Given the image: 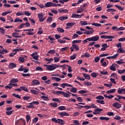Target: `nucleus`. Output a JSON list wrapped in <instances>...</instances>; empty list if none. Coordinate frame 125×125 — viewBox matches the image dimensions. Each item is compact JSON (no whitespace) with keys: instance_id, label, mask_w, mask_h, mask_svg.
I'll return each mask as SVG.
<instances>
[{"instance_id":"e2e57ef3","label":"nucleus","mask_w":125,"mask_h":125,"mask_svg":"<svg viewBox=\"0 0 125 125\" xmlns=\"http://www.w3.org/2000/svg\"><path fill=\"white\" fill-rule=\"evenodd\" d=\"M76 57H77V56L74 54L73 55L70 56V60H74V59H76Z\"/></svg>"},{"instance_id":"f8f14e48","label":"nucleus","mask_w":125,"mask_h":125,"mask_svg":"<svg viewBox=\"0 0 125 125\" xmlns=\"http://www.w3.org/2000/svg\"><path fill=\"white\" fill-rule=\"evenodd\" d=\"M17 125H26V121H25V120L18 121H17Z\"/></svg>"},{"instance_id":"7c9ffc66","label":"nucleus","mask_w":125,"mask_h":125,"mask_svg":"<svg viewBox=\"0 0 125 125\" xmlns=\"http://www.w3.org/2000/svg\"><path fill=\"white\" fill-rule=\"evenodd\" d=\"M18 82V79L14 78V79H12L10 80V83H17Z\"/></svg>"},{"instance_id":"58836bf2","label":"nucleus","mask_w":125,"mask_h":125,"mask_svg":"<svg viewBox=\"0 0 125 125\" xmlns=\"http://www.w3.org/2000/svg\"><path fill=\"white\" fill-rule=\"evenodd\" d=\"M12 12L11 11H8L5 12L4 13H2V16H5L6 15H7V14H9V13H11Z\"/></svg>"},{"instance_id":"aec40b11","label":"nucleus","mask_w":125,"mask_h":125,"mask_svg":"<svg viewBox=\"0 0 125 125\" xmlns=\"http://www.w3.org/2000/svg\"><path fill=\"white\" fill-rule=\"evenodd\" d=\"M93 42H97L99 40V36L97 35L96 36L92 37Z\"/></svg>"},{"instance_id":"774afa93","label":"nucleus","mask_w":125,"mask_h":125,"mask_svg":"<svg viewBox=\"0 0 125 125\" xmlns=\"http://www.w3.org/2000/svg\"><path fill=\"white\" fill-rule=\"evenodd\" d=\"M117 97H118V100L122 99L124 100H125V97H123V96H120V95H117Z\"/></svg>"},{"instance_id":"39448f33","label":"nucleus","mask_w":125,"mask_h":125,"mask_svg":"<svg viewBox=\"0 0 125 125\" xmlns=\"http://www.w3.org/2000/svg\"><path fill=\"white\" fill-rule=\"evenodd\" d=\"M43 15L42 13L38 14L39 20L40 22H43L45 20V18H43Z\"/></svg>"},{"instance_id":"49530a36","label":"nucleus","mask_w":125,"mask_h":125,"mask_svg":"<svg viewBox=\"0 0 125 125\" xmlns=\"http://www.w3.org/2000/svg\"><path fill=\"white\" fill-rule=\"evenodd\" d=\"M92 26H95V27H101V24L97 23H92Z\"/></svg>"},{"instance_id":"4d7b16f0","label":"nucleus","mask_w":125,"mask_h":125,"mask_svg":"<svg viewBox=\"0 0 125 125\" xmlns=\"http://www.w3.org/2000/svg\"><path fill=\"white\" fill-rule=\"evenodd\" d=\"M36 71H43V69H42V68L41 66H37L36 68Z\"/></svg>"},{"instance_id":"c85d7f7f","label":"nucleus","mask_w":125,"mask_h":125,"mask_svg":"<svg viewBox=\"0 0 125 125\" xmlns=\"http://www.w3.org/2000/svg\"><path fill=\"white\" fill-rule=\"evenodd\" d=\"M104 97L105 98H108V99H112V98H114V96L112 95H110L109 96H107V95H104Z\"/></svg>"},{"instance_id":"69168bd1","label":"nucleus","mask_w":125,"mask_h":125,"mask_svg":"<svg viewBox=\"0 0 125 125\" xmlns=\"http://www.w3.org/2000/svg\"><path fill=\"white\" fill-rule=\"evenodd\" d=\"M72 18H75V17H76V18H79V15L77 14H73L71 16Z\"/></svg>"},{"instance_id":"9d476101","label":"nucleus","mask_w":125,"mask_h":125,"mask_svg":"<svg viewBox=\"0 0 125 125\" xmlns=\"http://www.w3.org/2000/svg\"><path fill=\"white\" fill-rule=\"evenodd\" d=\"M112 106L116 109H120V108H122V105L121 104H119L118 103H115L113 104Z\"/></svg>"},{"instance_id":"37998d69","label":"nucleus","mask_w":125,"mask_h":125,"mask_svg":"<svg viewBox=\"0 0 125 125\" xmlns=\"http://www.w3.org/2000/svg\"><path fill=\"white\" fill-rule=\"evenodd\" d=\"M13 96H14V97H16V98H18L19 99H21V96L19 95V94H16L15 93L12 94Z\"/></svg>"},{"instance_id":"412c9836","label":"nucleus","mask_w":125,"mask_h":125,"mask_svg":"<svg viewBox=\"0 0 125 125\" xmlns=\"http://www.w3.org/2000/svg\"><path fill=\"white\" fill-rule=\"evenodd\" d=\"M117 53H125V50L123 48H120L117 50Z\"/></svg>"},{"instance_id":"a19ab883","label":"nucleus","mask_w":125,"mask_h":125,"mask_svg":"<svg viewBox=\"0 0 125 125\" xmlns=\"http://www.w3.org/2000/svg\"><path fill=\"white\" fill-rule=\"evenodd\" d=\"M71 92H73V93H77V88L73 87L70 89Z\"/></svg>"},{"instance_id":"393cba45","label":"nucleus","mask_w":125,"mask_h":125,"mask_svg":"<svg viewBox=\"0 0 125 125\" xmlns=\"http://www.w3.org/2000/svg\"><path fill=\"white\" fill-rule=\"evenodd\" d=\"M100 120H101L102 121L105 120V121H109L110 120V118L109 117H100L99 118Z\"/></svg>"},{"instance_id":"0e129e2a","label":"nucleus","mask_w":125,"mask_h":125,"mask_svg":"<svg viewBox=\"0 0 125 125\" xmlns=\"http://www.w3.org/2000/svg\"><path fill=\"white\" fill-rule=\"evenodd\" d=\"M100 73L102 75H108V72H107V71H100Z\"/></svg>"},{"instance_id":"2eb2a0df","label":"nucleus","mask_w":125,"mask_h":125,"mask_svg":"<svg viewBox=\"0 0 125 125\" xmlns=\"http://www.w3.org/2000/svg\"><path fill=\"white\" fill-rule=\"evenodd\" d=\"M102 48L101 49V50L102 51H105V50H106V48H107V47H109V46L107 45V44H104L103 45H102Z\"/></svg>"},{"instance_id":"8fccbe9b","label":"nucleus","mask_w":125,"mask_h":125,"mask_svg":"<svg viewBox=\"0 0 125 125\" xmlns=\"http://www.w3.org/2000/svg\"><path fill=\"white\" fill-rule=\"evenodd\" d=\"M26 120L27 123H29V121L31 120V116H30V115H27L26 116Z\"/></svg>"},{"instance_id":"6e6552de","label":"nucleus","mask_w":125,"mask_h":125,"mask_svg":"<svg viewBox=\"0 0 125 125\" xmlns=\"http://www.w3.org/2000/svg\"><path fill=\"white\" fill-rule=\"evenodd\" d=\"M117 92L119 94H125V88L119 87L117 90Z\"/></svg>"},{"instance_id":"bb28decb","label":"nucleus","mask_w":125,"mask_h":125,"mask_svg":"<svg viewBox=\"0 0 125 125\" xmlns=\"http://www.w3.org/2000/svg\"><path fill=\"white\" fill-rule=\"evenodd\" d=\"M25 16H31V13L29 11H23V15Z\"/></svg>"},{"instance_id":"5701e85b","label":"nucleus","mask_w":125,"mask_h":125,"mask_svg":"<svg viewBox=\"0 0 125 125\" xmlns=\"http://www.w3.org/2000/svg\"><path fill=\"white\" fill-rule=\"evenodd\" d=\"M19 34V33L15 32L12 34V36L14 37V38H21V36L18 35Z\"/></svg>"},{"instance_id":"7ed1b4c3","label":"nucleus","mask_w":125,"mask_h":125,"mask_svg":"<svg viewBox=\"0 0 125 125\" xmlns=\"http://www.w3.org/2000/svg\"><path fill=\"white\" fill-rule=\"evenodd\" d=\"M6 110L7 111H6V115H10L12 114H13V112H14V110H12V107H7L6 108Z\"/></svg>"},{"instance_id":"9b49d317","label":"nucleus","mask_w":125,"mask_h":125,"mask_svg":"<svg viewBox=\"0 0 125 125\" xmlns=\"http://www.w3.org/2000/svg\"><path fill=\"white\" fill-rule=\"evenodd\" d=\"M39 84H40V81L37 80H33L31 83V85H33V86H35V85H38Z\"/></svg>"},{"instance_id":"a211bd4d","label":"nucleus","mask_w":125,"mask_h":125,"mask_svg":"<svg viewBox=\"0 0 125 125\" xmlns=\"http://www.w3.org/2000/svg\"><path fill=\"white\" fill-rule=\"evenodd\" d=\"M16 67V64L13 62H11L9 64V68L10 69H13V68H15Z\"/></svg>"},{"instance_id":"de8ad7c7","label":"nucleus","mask_w":125,"mask_h":125,"mask_svg":"<svg viewBox=\"0 0 125 125\" xmlns=\"http://www.w3.org/2000/svg\"><path fill=\"white\" fill-rule=\"evenodd\" d=\"M54 60L55 63H57V62H59V61L60 60V58L55 57H54Z\"/></svg>"},{"instance_id":"473e14b6","label":"nucleus","mask_w":125,"mask_h":125,"mask_svg":"<svg viewBox=\"0 0 125 125\" xmlns=\"http://www.w3.org/2000/svg\"><path fill=\"white\" fill-rule=\"evenodd\" d=\"M20 63H24V61H25V59L24 57H20L18 59Z\"/></svg>"},{"instance_id":"09e8293b","label":"nucleus","mask_w":125,"mask_h":125,"mask_svg":"<svg viewBox=\"0 0 125 125\" xmlns=\"http://www.w3.org/2000/svg\"><path fill=\"white\" fill-rule=\"evenodd\" d=\"M58 109L60 111H63L64 110H66V107L64 106H61L58 107Z\"/></svg>"},{"instance_id":"0eeeda50","label":"nucleus","mask_w":125,"mask_h":125,"mask_svg":"<svg viewBox=\"0 0 125 125\" xmlns=\"http://www.w3.org/2000/svg\"><path fill=\"white\" fill-rule=\"evenodd\" d=\"M58 115L59 116H60L61 118H63V117H64L65 116L66 117H69V114L66 112H59Z\"/></svg>"},{"instance_id":"338daca9","label":"nucleus","mask_w":125,"mask_h":125,"mask_svg":"<svg viewBox=\"0 0 125 125\" xmlns=\"http://www.w3.org/2000/svg\"><path fill=\"white\" fill-rule=\"evenodd\" d=\"M84 84H85V85H87V86H90V85H91V82H85L84 83Z\"/></svg>"},{"instance_id":"6e6d98bb","label":"nucleus","mask_w":125,"mask_h":125,"mask_svg":"<svg viewBox=\"0 0 125 125\" xmlns=\"http://www.w3.org/2000/svg\"><path fill=\"white\" fill-rule=\"evenodd\" d=\"M46 21L48 23H51V22H52V17H49Z\"/></svg>"},{"instance_id":"423d86ee","label":"nucleus","mask_w":125,"mask_h":125,"mask_svg":"<svg viewBox=\"0 0 125 125\" xmlns=\"http://www.w3.org/2000/svg\"><path fill=\"white\" fill-rule=\"evenodd\" d=\"M28 31L29 32L26 33V35H28L29 36H33L34 35V29H25L24 30V32H26Z\"/></svg>"},{"instance_id":"4c0bfd02","label":"nucleus","mask_w":125,"mask_h":125,"mask_svg":"<svg viewBox=\"0 0 125 125\" xmlns=\"http://www.w3.org/2000/svg\"><path fill=\"white\" fill-rule=\"evenodd\" d=\"M20 89H22V90H24V91H26V92H28L29 91L28 90V88H27V87H24V86H20Z\"/></svg>"},{"instance_id":"bf43d9fd","label":"nucleus","mask_w":125,"mask_h":125,"mask_svg":"<svg viewBox=\"0 0 125 125\" xmlns=\"http://www.w3.org/2000/svg\"><path fill=\"white\" fill-rule=\"evenodd\" d=\"M86 92H87L86 91L83 90H81L78 92V93L79 94H83V93H86Z\"/></svg>"},{"instance_id":"f704fd0d","label":"nucleus","mask_w":125,"mask_h":125,"mask_svg":"<svg viewBox=\"0 0 125 125\" xmlns=\"http://www.w3.org/2000/svg\"><path fill=\"white\" fill-rule=\"evenodd\" d=\"M52 2H47L45 3V7H51Z\"/></svg>"},{"instance_id":"3c124183","label":"nucleus","mask_w":125,"mask_h":125,"mask_svg":"<svg viewBox=\"0 0 125 125\" xmlns=\"http://www.w3.org/2000/svg\"><path fill=\"white\" fill-rule=\"evenodd\" d=\"M17 22H23V21L22 20H20L19 18H16L14 20V22L16 23Z\"/></svg>"},{"instance_id":"e433bc0d","label":"nucleus","mask_w":125,"mask_h":125,"mask_svg":"<svg viewBox=\"0 0 125 125\" xmlns=\"http://www.w3.org/2000/svg\"><path fill=\"white\" fill-rule=\"evenodd\" d=\"M57 31H58L59 33H64L65 32V30L64 29L60 27L58 28Z\"/></svg>"},{"instance_id":"c03bdc74","label":"nucleus","mask_w":125,"mask_h":125,"mask_svg":"<svg viewBox=\"0 0 125 125\" xmlns=\"http://www.w3.org/2000/svg\"><path fill=\"white\" fill-rule=\"evenodd\" d=\"M48 54H54L55 53V50H50L49 51L47 52Z\"/></svg>"},{"instance_id":"2f4dec72","label":"nucleus","mask_w":125,"mask_h":125,"mask_svg":"<svg viewBox=\"0 0 125 125\" xmlns=\"http://www.w3.org/2000/svg\"><path fill=\"white\" fill-rule=\"evenodd\" d=\"M83 77L87 80H90V76L85 73H83Z\"/></svg>"},{"instance_id":"a878e982","label":"nucleus","mask_w":125,"mask_h":125,"mask_svg":"<svg viewBox=\"0 0 125 125\" xmlns=\"http://www.w3.org/2000/svg\"><path fill=\"white\" fill-rule=\"evenodd\" d=\"M57 124H59V125H64L65 121H63L62 119H58Z\"/></svg>"},{"instance_id":"ea45409f","label":"nucleus","mask_w":125,"mask_h":125,"mask_svg":"<svg viewBox=\"0 0 125 125\" xmlns=\"http://www.w3.org/2000/svg\"><path fill=\"white\" fill-rule=\"evenodd\" d=\"M104 85L105 86H106V87H109V88H111L112 86L113 85V84L112 83H110V84L104 83Z\"/></svg>"},{"instance_id":"c9c22d12","label":"nucleus","mask_w":125,"mask_h":125,"mask_svg":"<svg viewBox=\"0 0 125 125\" xmlns=\"http://www.w3.org/2000/svg\"><path fill=\"white\" fill-rule=\"evenodd\" d=\"M16 15H17V16H22V15H24V11L17 12L16 14Z\"/></svg>"},{"instance_id":"72a5a7b5","label":"nucleus","mask_w":125,"mask_h":125,"mask_svg":"<svg viewBox=\"0 0 125 125\" xmlns=\"http://www.w3.org/2000/svg\"><path fill=\"white\" fill-rule=\"evenodd\" d=\"M30 91H31V93L32 94H34L35 95H37V94H39V91H38L33 90V89H31Z\"/></svg>"},{"instance_id":"c756f323","label":"nucleus","mask_w":125,"mask_h":125,"mask_svg":"<svg viewBox=\"0 0 125 125\" xmlns=\"http://www.w3.org/2000/svg\"><path fill=\"white\" fill-rule=\"evenodd\" d=\"M49 105L51 107H54L55 108H56L58 106V104L56 103H51Z\"/></svg>"},{"instance_id":"cd10ccee","label":"nucleus","mask_w":125,"mask_h":125,"mask_svg":"<svg viewBox=\"0 0 125 125\" xmlns=\"http://www.w3.org/2000/svg\"><path fill=\"white\" fill-rule=\"evenodd\" d=\"M29 104V105H26V108H36V107L35 106H34V104H32V102L28 104Z\"/></svg>"},{"instance_id":"864d4df0","label":"nucleus","mask_w":125,"mask_h":125,"mask_svg":"<svg viewBox=\"0 0 125 125\" xmlns=\"http://www.w3.org/2000/svg\"><path fill=\"white\" fill-rule=\"evenodd\" d=\"M91 76L92 77V78H97V73H96L95 72H93V73H91Z\"/></svg>"},{"instance_id":"f257e3e1","label":"nucleus","mask_w":125,"mask_h":125,"mask_svg":"<svg viewBox=\"0 0 125 125\" xmlns=\"http://www.w3.org/2000/svg\"><path fill=\"white\" fill-rule=\"evenodd\" d=\"M43 67H46V68L48 71H53L55 69H57V65L56 64H52L50 65L44 64Z\"/></svg>"},{"instance_id":"052dcab7","label":"nucleus","mask_w":125,"mask_h":125,"mask_svg":"<svg viewBox=\"0 0 125 125\" xmlns=\"http://www.w3.org/2000/svg\"><path fill=\"white\" fill-rule=\"evenodd\" d=\"M115 7H117V8L119 10H121V11H123V10H124V8H122V7L115 5Z\"/></svg>"},{"instance_id":"b1692460","label":"nucleus","mask_w":125,"mask_h":125,"mask_svg":"<svg viewBox=\"0 0 125 125\" xmlns=\"http://www.w3.org/2000/svg\"><path fill=\"white\" fill-rule=\"evenodd\" d=\"M18 51H23V49L19 48V49H14L13 50V53H15V54H16V53H17Z\"/></svg>"},{"instance_id":"603ef678","label":"nucleus","mask_w":125,"mask_h":125,"mask_svg":"<svg viewBox=\"0 0 125 125\" xmlns=\"http://www.w3.org/2000/svg\"><path fill=\"white\" fill-rule=\"evenodd\" d=\"M52 100L54 102H59V103H60L61 102L60 100H59L58 98H53Z\"/></svg>"},{"instance_id":"20e7f679","label":"nucleus","mask_w":125,"mask_h":125,"mask_svg":"<svg viewBox=\"0 0 125 125\" xmlns=\"http://www.w3.org/2000/svg\"><path fill=\"white\" fill-rule=\"evenodd\" d=\"M66 40L67 41H71V39L67 37H64L62 38V40L58 39V42H60V43H65V42H67V41H66Z\"/></svg>"},{"instance_id":"79ce46f5","label":"nucleus","mask_w":125,"mask_h":125,"mask_svg":"<svg viewBox=\"0 0 125 125\" xmlns=\"http://www.w3.org/2000/svg\"><path fill=\"white\" fill-rule=\"evenodd\" d=\"M74 25H75V23L74 22H68L67 23H66V26H67L68 27H73Z\"/></svg>"},{"instance_id":"13d9d810","label":"nucleus","mask_w":125,"mask_h":125,"mask_svg":"<svg viewBox=\"0 0 125 125\" xmlns=\"http://www.w3.org/2000/svg\"><path fill=\"white\" fill-rule=\"evenodd\" d=\"M110 81L111 83H113L114 84H116V83H117L115 81V79H114V78H110Z\"/></svg>"},{"instance_id":"ddd939ff","label":"nucleus","mask_w":125,"mask_h":125,"mask_svg":"<svg viewBox=\"0 0 125 125\" xmlns=\"http://www.w3.org/2000/svg\"><path fill=\"white\" fill-rule=\"evenodd\" d=\"M101 38V39H114L115 37L113 36L102 35Z\"/></svg>"},{"instance_id":"1a4fd4ad","label":"nucleus","mask_w":125,"mask_h":125,"mask_svg":"<svg viewBox=\"0 0 125 125\" xmlns=\"http://www.w3.org/2000/svg\"><path fill=\"white\" fill-rule=\"evenodd\" d=\"M31 56H32V57H33V59H34L35 60H39V55H38V53H33L31 55Z\"/></svg>"},{"instance_id":"4468645a","label":"nucleus","mask_w":125,"mask_h":125,"mask_svg":"<svg viewBox=\"0 0 125 125\" xmlns=\"http://www.w3.org/2000/svg\"><path fill=\"white\" fill-rule=\"evenodd\" d=\"M58 10L60 13H68L69 12V11L67 9H59Z\"/></svg>"},{"instance_id":"dca6fc26","label":"nucleus","mask_w":125,"mask_h":125,"mask_svg":"<svg viewBox=\"0 0 125 125\" xmlns=\"http://www.w3.org/2000/svg\"><path fill=\"white\" fill-rule=\"evenodd\" d=\"M117 64L116 63H112V65H111L109 67L110 70L111 71H116V66Z\"/></svg>"},{"instance_id":"a18cd8bd","label":"nucleus","mask_w":125,"mask_h":125,"mask_svg":"<svg viewBox=\"0 0 125 125\" xmlns=\"http://www.w3.org/2000/svg\"><path fill=\"white\" fill-rule=\"evenodd\" d=\"M82 42V40H74L72 42V44H75V43H80Z\"/></svg>"},{"instance_id":"4be33fe9","label":"nucleus","mask_w":125,"mask_h":125,"mask_svg":"<svg viewBox=\"0 0 125 125\" xmlns=\"http://www.w3.org/2000/svg\"><path fill=\"white\" fill-rule=\"evenodd\" d=\"M87 22L85 21H80V25L81 26H85L86 25H88Z\"/></svg>"},{"instance_id":"680f3d73","label":"nucleus","mask_w":125,"mask_h":125,"mask_svg":"<svg viewBox=\"0 0 125 125\" xmlns=\"http://www.w3.org/2000/svg\"><path fill=\"white\" fill-rule=\"evenodd\" d=\"M106 11L107 12H115L116 10L114 9H108Z\"/></svg>"},{"instance_id":"f3484780","label":"nucleus","mask_w":125,"mask_h":125,"mask_svg":"<svg viewBox=\"0 0 125 125\" xmlns=\"http://www.w3.org/2000/svg\"><path fill=\"white\" fill-rule=\"evenodd\" d=\"M72 47H73V49H75L76 51H79L80 50L79 45H76V44H72Z\"/></svg>"},{"instance_id":"6ab92c4d","label":"nucleus","mask_w":125,"mask_h":125,"mask_svg":"<svg viewBox=\"0 0 125 125\" xmlns=\"http://www.w3.org/2000/svg\"><path fill=\"white\" fill-rule=\"evenodd\" d=\"M114 92H116V89H111L106 91V93L107 94H111V93H114Z\"/></svg>"},{"instance_id":"5fc2aeb1","label":"nucleus","mask_w":125,"mask_h":125,"mask_svg":"<svg viewBox=\"0 0 125 125\" xmlns=\"http://www.w3.org/2000/svg\"><path fill=\"white\" fill-rule=\"evenodd\" d=\"M62 95H63L64 97H66V98L70 97V94H68L64 92L62 94Z\"/></svg>"},{"instance_id":"f03ea898","label":"nucleus","mask_w":125,"mask_h":125,"mask_svg":"<svg viewBox=\"0 0 125 125\" xmlns=\"http://www.w3.org/2000/svg\"><path fill=\"white\" fill-rule=\"evenodd\" d=\"M96 99H98L96 100V102H97V103H99L100 104H105V102L103 101L104 99V97H103V96L99 95L98 96H97L96 97Z\"/></svg>"}]
</instances>
